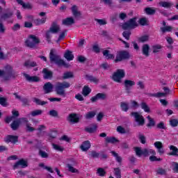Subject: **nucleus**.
Instances as JSON below:
<instances>
[{
  "mask_svg": "<svg viewBox=\"0 0 178 178\" xmlns=\"http://www.w3.org/2000/svg\"><path fill=\"white\" fill-rule=\"evenodd\" d=\"M55 52V49H54L50 50L49 55L50 63H55L59 67H60V66H63V67H65L66 69L70 67V64L66 63V62H65V60L60 58V56L56 54Z\"/></svg>",
  "mask_w": 178,
  "mask_h": 178,
  "instance_id": "f257e3e1",
  "label": "nucleus"
},
{
  "mask_svg": "<svg viewBox=\"0 0 178 178\" xmlns=\"http://www.w3.org/2000/svg\"><path fill=\"white\" fill-rule=\"evenodd\" d=\"M4 70L5 71L0 70V77H3L5 81H9L10 79H16L17 77V72L13 71L12 65H6Z\"/></svg>",
  "mask_w": 178,
  "mask_h": 178,
  "instance_id": "f03ea898",
  "label": "nucleus"
},
{
  "mask_svg": "<svg viewBox=\"0 0 178 178\" xmlns=\"http://www.w3.org/2000/svg\"><path fill=\"white\" fill-rule=\"evenodd\" d=\"M40 42L41 40L35 35H29L25 40V45L28 48L34 49Z\"/></svg>",
  "mask_w": 178,
  "mask_h": 178,
  "instance_id": "7ed1b4c3",
  "label": "nucleus"
},
{
  "mask_svg": "<svg viewBox=\"0 0 178 178\" xmlns=\"http://www.w3.org/2000/svg\"><path fill=\"white\" fill-rule=\"evenodd\" d=\"M135 152L139 158L141 155H143L145 157L149 156V155H156V152H155V150L147 148L141 149V147H136Z\"/></svg>",
  "mask_w": 178,
  "mask_h": 178,
  "instance_id": "20e7f679",
  "label": "nucleus"
},
{
  "mask_svg": "<svg viewBox=\"0 0 178 178\" xmlns=\"http://www.w3.org/2000/svg\"><path fill=\"white\" fill-rule=\"evenodd\" d=\"M70 83L68 82H58L55 86V91L58 95H65V88H69Z\"/></svg>",
  "mask_w": 178,
  "mask_h": 178,
  "instance_id": "39448f33",
  "label": "nucleus"
},
{
  "mask_svg": "<svg viewBox=\"0 0 178 178\" xmlns=\"http://www.w3.org/2000/svg\"><path fill=\"white\" fill-rule=\"evenodd\" d=\"M127 59H130V53L126 50H122L119 51L116 55L114 63H119V62H122V60H127Z\"/></svg>",
  "mask_w": 178,
  "mask_h": 178,
  "instance_id": "423d86ee",
  "label": "nucleus"
},
{
  "mask_svg": "<svg viewBox=\"0 0 178 178\" xmlns=\"http://www.w3.org/2000/svg\"><path fill=\"white\" fill-rule=\"evenodd\" d=\"M126 76V73L124 72V70L118 69L113 74V80L115 81V83H122V79Z\"/></svg>",
  "mask_w": 178,
  "mask_h": 178,
  "instance_id": "0eeeda50",
  "label": "nucleus"
},
{
  "mask_svg": "<svg viewBox=\"0 0 178 178\" xmlns=\"http://www.w3.org/2000/svg\"><path fill=\"white\" fill-rule=\"evenodd\" d=\"M137 17H133L130 19L128 22H125L122 25L123 30H129V29H133L136 27H138V24H137Z\"/></svg>",
  "mask_w": 178,
  "mask_h": 178,
  "instance_id": "6e6552de",
  "label": "nucleus"
},
{
  "mask_svg": "<svg viewBox=\"0 0 178 178\" xmlns=\"http://www.w3.org/2000/svg\"><path fill=\"white\" fill-rule=\"evenodd\" d=\"M67 120L70 124H76L80 122V115L74 113H70L67 118Z\"/></svg>",
  "mask_w": 178,
  "mask_h": 178,
  "instance_id": "1a4fd4ad",
  "label": "nucleus"
},
{
  "mask_svg": "<svg viewBox=\"0 0 178 178\" xmlns=\"http://www.w3.org/2000/svg\"><path fill=\"white\" fill-rule=\"evenodd\" d=\"M131 116H134L135 121L138 123L139 126H144L145 120H144V117H143L140 113L138 112H132L131 113Z\"/></svg>",
  "mask_w": 178,
  "mask_h": 178,
  "instance_id": "9d476101",
  "label": "nucleus"
},
{
  "mask_svg": "<svg viewBox=\"0 0 178 178\" xmlns=\"http://www.w3.org/2000/svg\"><path fill=\"white\" fill-rule=\"evenodd\" d=\"M163 90L165 92H159L157 93H149V97H154V98H161L162 97H165L166 94H169V88L163 87Z\"/></svg>",
  "mask_w": 178,
  "mask_h": 178,
  "instance_id": "9b49d317",
  "label": "nucleus"
},
{
  "mask_svg": "<svg viewBox=\"0 0 178 178\" xmlns=\"http://www.w3.org/2000/svg\"><path fill=\"white\" fill-rule=\"evenodd\" d=\"M20 124H23V118H18L17 120H14L13 122L10 124V127L12 130L16 131L20 127Z\"/></svg>",
  "mask_w": 178,
  "mask_h": 178,
  "instance_id": "f8f14e48",
  "label": "nucleus"
},
{
  "mask_svg": "<svg viewBox=\"0 0 178 178\" xmlns=\"http://www.w3.org/2000/svg\"><path fill=\"white\" fill-rule=\"evenodd\" d=\"M19 166L22 169H24V168H27V166H29V163H27V161L24 160V159H22L15 163L13 168L14 169H17Z\"/></svg>",
  "mask_w": 178,
  "mask_h": 178,
  "instance_id": "ddd939ff",
  "label": "nucleus"
},
{
  "mask_svg": "<svg viewBox=\"0 0 178 178\" xmlns=\"http://www.w3.org/2000/svg\"><path fill=\"white\" fill-rule=\"evenodd\" d=\"M24 77L29 83H38L40 81V77L37 76H30L29 74H24Z\"/></svg>",
  "mask_w": 178,
  "mask_h": 178,
  "instance_id": "4468645a",
  "label": "nucleus"
},
{
  "mask_svg": "<svg viewBox=\"0 0 178 178\" xmlns=\"http://www.w3.org/2000/svg\"><path fill=\"white\" fill-rule=\"evenodd\" d=\"M124 86L125 87L126 91L129 93L130 92V90H131L133 86H136V82L134 81L126 79L124 81Z\"/></svg>",
  "mask_w": 178,
  "mask_h": 178,
  "instance_id": "2eb2a0df",
  "label": "nucleus"
},
{
  "mask_svg": "<svg viewBox=\"0 0 178 178\" xmlns=\"http://www.w3.org/2000/svg\"><path fill=\"white\" fill-rule=\"evenodd\" d=\"M5 143L9 144L12 143L13 144H16L19 141V137L13 135H8L4 139Z\"/></svg>",
  "mask_w": 178,
  "mask_h": 178,
  "instance_id": "dca6fc26",
  "label": "nucleus"
},
{
  "mask_svg": "<svg viewBox=\"0 0 178 178\" xmlns=\"http://www.w3.org/2000/svg\"><path fill=\"white\" fill-rule=\"evenodd\" d=\"M42 73L43 74V79H44V80H49L54 76V72H52L51 70H49L48 68H44L42 71Z\"/></svg>",
  "mask_w": 178,
  "mask_h": 178,
  "instance_id": "f3484780",
  "label": "nucleus"
},
{
  "mask_svg": "<svg viewBox=\"0 0 178 178\" xmlns=\"http://www.w3.org/2000/svg\"><path fill=\"white\" fill-rule=\"evenodd\" d=\"M98 99L102 101L106 99V95L105 93H97L95 96L91 97L90 101L92 102H97Z\"/></svg>",
  "mask_w": 178,
  "mask_h": 178,
  "instance_id": "a211bd4d",
  "label": "nucleus"
},
{
  "mask_svg": "<svg viewBox=\"0 0 178 178\" xmlns=\"http://www.w3.org/2000/svg\"><path fill=\"white\" fill-rule=\"evenodd\" d=\"M43 90L44 91V94H49V92H52L54 90V85L51 83V82H47L43 86Z\"/></svg>",
  "mask_w": 178,
  "mask_h": 178,
  "instance_id": "6ab92c4d",
  "label": "nucleus"
},
{
  "mask_svg": "<svg viewBox=\"0 0 178 178\" xmlns=\"http://www.w3.org/2000/svg\"><path fill=\"white\" fill-rule=\"evenodd\" d=\"M74 23H75L74 19L72 17H67V18L63 19V21H62V24L63 26H72V25L74 24Z\"/></svg>",
  "mask_w": 178,
  "mask_h": 178,
  "instance_id": "aec40b11",
  "label": "nucleus"
},
{
  "mask_svg": "<svg viewBox=\"0 0 178 178\" xmlns=\"http://www.w3.org/2000/svg\"><path fill=\"white\" fill-rule=\"evenodd\" d=\"M154 147L158 149V152L160 155L165 154V150L163 149V144L161 142L157 141L154 143Z\"/></svg>",
  "mask_w": 178,
  "mask_h": 178,
  "instance_id": "412c9836",
  "label": "nucleus"
},
{
  "mask_svg": "<svg viewBox=\"0 0 178 178\" xmlns=\"http://www.w3.org/2000/svg\"><path fill=\"white\" fill-rule=\"evenodd\" d=\"M142 54L146 56V58L149 56V44H145L142 46Z\"/></svg>",
  "mask_w": 178,
  "mask_h": 178,
  "instance_id": "4be33fe9",
  "label": "nucleus"
},
{
  "mask_svg": "<svg viewBox=\"0 0 178 178\" xmlns=\"http://www.w3.org/2000/svg\"><path fill=\"white\" fill-rule=\"evenodd\" d=\"M80 148L82 151H83L84 152H86V151L89 148H91V143H90L89 140H86L83 142L82 145L80 146Z\"/></svg>",
  "mask_w": 178,
  "mask_h": 178,
  "instance_id": "5701e85b",
  "label": "nucleus"
},
{
  "mask_svg": "<svg viewBox=\"0 0 178 178\" xmlns=\"http://www.w3.org/2000/svg\"><path fill=\"white\" fill-rule=\"evenodd\" d=\"M20 115L19 114V112H13V115L10 116V117H7L5 119V122L7 124L10 123V122H12V120H15V119H16V118H19Z\"/></svg>",
  "mask_w": 178,
  "mask_h": 178,
  "instance_id": "b1692460",
  "label": "nucleus"
},
{
  "mask_svg": "<svg viewBox=\"0 0 178 178\" xmlns=\"http://www.w3.org/2000/svg\"><path fill=\"white\" fill-rule=\"evenodd\" d=\"M72 161L73 162L72 164H67L69 172H71V173H79V170L73 167L76 165V162L73 159H72Z\"/></svg>",
  "mask_w": 178,
  "mask_h": 178,
  "instance_id": "393cba45",
  "label": "nucleus"
},
{
  "mask_svg": "<svg viewBox=\"0 0 178 178\" xmlns=\"http://www.w3.org/2000/svg\"><path fill=\"white\" fill-rule=\"evenodd\" d=\"M71 10L74 17H79V16H81V13L79 11V8H77V6L76 5L72 6V7L71 8Z\"/></svg>",
  "mask_w": 178,
  "mask_h": 178,
  "instance_id": "a878e982",
  "label": "nucleus"
},
{
  "mask_svg": "<svg viewBox=\"0 0 178 178\" xmlns=\"http://www.w3.org/2000/svg\"><path fill=\"white\" fill-rule=\"evenodd\" d=\"M172 31L173 26H161L160 28V31L162 34H165V33H172Z\"/></svg>",
  "mask_w": 178,
  "mask_h": 178,
  "instance_id": "bb28decb",
  "label": "nucleus"
},
{
  "mask_svg": "<svg viewBox=\"0 0 178 178\" xmlns=\"http://www.w3.org/2000/svg\"><path fill=\"white\" fill-rule=\"evenodd\" d=\"M24 66L25 67H35V66H38L37 65V62L35 61H31L30 60H26L24 63Z\"/></svg>",
  "mask_w": 178,
  "mask_h": 178,
  "instance_id": "cd10ccee",
  "label": "nucleus"
},
{
  "mask_svg": "<svg viewBox=\"0 0 178 178\" xmlns=\"http://www.w3.org/2000/svg\"><path fill=\"white\" fill-rule=\"evenodd\" d=\"M86 78L88 81H90V83H94L95 84H98V83L99 82V79L92 75H86Z\"/></svg>",
  "mask_w": 178,
  "mask_h": 178,
  "instance_id": "c85d7f7f",
  "label": "nucleus"
},
{
  "mask_svg": "<svg viewBox=\"0 0 178 178\" xmlns=\"http://www.w3.org/2000/svg\"><path fill=\"white\" fill-rule=\"evenodd\" d=\"M159 6L161 8H165L166 9H170L171 6H173V3L168 1H160L159 3Z\"/></svg>",
  "mask_w": 178,
  "mask_h": 178,
  "instance_id": "c756f323",
  "label": "nucleus"
},
{
  "mask_svg": "<svg viewBox=\"0 0 178 178\" xmlns=\"http://www.w3.org/2000/svg\"><path fill=\"white\" fill-rule=\"evenodd\" d=\"M64 58H65V59H67V60H73V59H74V56L73 55V54L72 53V51L70 50H67L64 54Z\"/></svg>",
  "mask_w": 178,
  "mask_h": 178,
  "instance_id": "7c9ffc66",
  "label": "nucleus"
},
{
  "mask_svg": "<svg viewBox=\"0 0 178 178\" xmlns=\"http://www.w3.org/2000/svg\"><path fill=\"white\" fill-rule=\"evenodd\" d=\"M97 127H98L97 126V124H93L92 127L85 128V131L89 133L90 134H92V133H95V131H97Z\"/></svg>",
  "mask_w": 178,
  "mask_h": 178,
  "instance_id": "2f4dec72",
  "label": "nucleus"
},
{
  "mask_svg": "<svg viewBox=\"0 0 178 178\" xmlns=\"http://www.w3.org/2000/svg\"><path fill=\"white\" fill-rule=\"evenodd\" d=\"M59 26L56 24V22H53L51 26L49 29V31L53 33H56L59 31Z\"/></svg>",
  "mask_w": 178,
  "mask_h": 178,
  "instance_id": "473e14b6",
  "label": "nucleus"
},
{
  "mask_svg": "<svg viewBox=\"0 0 178 178\" xmlns=\"http://www.w3.org/2000/svg\"><path fill=\"white\" fill-rule=\"evenodd\" d=\"M13 16V11H10L8 13H3L1 15V20H6V19H10Z\"/></svg>",
  "mask_w": 178,
  "mask_h": 178,
  "instance_id": "72a5a7b5",
  "label": "nucleus"
},
{
  "mask_svg": "<svg viewBox=\"0 0 178 178\" xmlns=\"http://www.w3.org/2000/svg\"><path fill=\"white\" fill-rule=\"evenodd\" d=\"M33 102H35L36 105H40L41 106H44V105H47V104H48V102L42 101L41 99L37 97H33Z\"/></svg>",
  "mask_w": 178,
  "mask_h": 178,
  "instance_id": "f704fd0d",
  "label": "nucleus"
},
{
  "mask_svg": "<svg viewBox=\"0 0 178 178\" xmlns=\"http://www.w3.org/2000/svg\"><path fill=\"white\" fill-rule=\"evenodd\" d=\"M103 55L105 56L106 59H115V56L109 53V50L106 49L103 51Z\"/></svg>",
  "mask_w": 178,
  "mask_h": 178,
  "instance_id": "c9c22d12",
  "label": "nucleus"
},
{
  "mask_svg": "<svg viewBox=\"0 0 178 178\" xmlns=\"http://www.w3.org/2000/svg\"><path fill=\"white\" fill-rule=\"evenodd\" d=\"M111 154L115 158L116 162L118 163H122V161H123V159H122V156H119V154L116 153L115 151H111Z\"/></svg>",
  "mask_w": 178,
  "mask_h": 178,
  "instance_id": "e433bc0d",
  "label": "nucleus"
},
{
  "mask_svg": "<svg viewBox=\"0 0 178 178\" xmlns=\"http://www.w3.org/2000/svg\"><path fill=\"white\" fill-rule=\"evenodd\" d=\"M170 149L172 151L169 154L172 155V156H176L178 154V148L176 147V146L170 145Z\"/></svg>",
  "mask_w": 178,
  "mask_h": 178,
  "instance_id": "4c0bfd02",
  "label": "nucleus"
},
{
  "mask_svg": "<svg viewBox=\"0 0 178 178\" xmlns=\"http://www.w3.org/2000/svg\"><path fill=\"white\" fill-rule=\"evenodd\" d=\"M91 93V88L90 87L85 86L82 89V94L84 97H87L89 94Z\"/></svg>",
  "mask_w": 178,
  "mask_h": 178,
  "instance_id": "58836bf2",
  "label": "nucleus"
},
{
  "mask_svg": "<svg viewBox=\"0 0 178 178\" xmlns=\"http://www.w3.org/2000/svg\"><path fill=\"white\" fill-rule=\"evenodd\" d=\"M45 22H47V17L34 19V24L35 26H40V24H45Z\"/></svg>",
  "mask_w": 178,
  "mask_h": 178,
  "instance_id": "ea45409f",
  "label": "nucleus"
},
{
  "mask_svg": "<svg viewBox=\"0 0 178 178\" xmlns=\"http://www.w3.org/2000/svg\"><path fill=\"white\" fill-rule=\"evenodd\" d=\"M153 54H158L162 49V45L155 44L152 47Z\"/></svg>",
  "mask_w": 178,
  "mask_h": 178,
  "instance_id": "a19ab883",
  "label": "nucleus"
},
{
  "mask_svg": "<svg viewBox=\"0 0 178 178\" xmlns=\"http://www.w3.org/2000/svg\"><path fill=\"white\" fill-rule=\"evenodd\" d=\"M145 12L147 15H155V13L156 12V10H155V9L151 7H147L145 8Z\"/></svg>",
  "mask_w": 178,
  "mask_h": 178,
  "instance_id": "79ce46f5",
  "label": "nucleus"
},
{
  "mask_svg": "<svg viewBox=\"0 0 178 178\" xmlns=\"http://www.w3.org/2000/svg\"><path fill=\"white\" fill-rule=\"evenodd\" d=\"M73 77H74L73 72H67L63 74V79L67 80V79H73Z\"/></svg>",
  "mask_w": 178,
  "mask_h": 178,
  "instance_id": "37998d69",
  "label": "nucleus"
},
{
  "mask_svg": "<svg viewBox=\"0 0 178 178\" xmlns=\"http://www.w3.org/2000/svg\"><path fill=\"white\" fill-rule=\"evenodd\" d=\"M113 170L115 178H122V171L120 170V168H115Z\"/></svg>",
  "mask_w": 178,
  "mask_h": 178,
  "instance_id": "c03bdc74",
  "label": "nucleus"
},
{
  "mask_svg": "<svg viewBox=\"0 0 178 178\" xmlns=\"http://www.w3.org/2000/svg\"><path fill=\"white\" fill-rule=\"evenodd\" d=\"M52 147L54 149H55L56 151H58L59 152H63V151H65V148L62 147V146L59 145L52 143Z\"/></svg>",
  "mask_w": 178,
  "mask_h": 178,
  "instance_id": "a18cd8bd",
  "label": "nucleus"
},
{
  "mask_svg": "<svg viewBox=\"0 0 178 178\" xmlns=\"http://www.w3.org/2000/svg\"><path fill=\"white\" fill-rule=\"evenodd\" d=\"M120 108L123 112H127L129 111V103L121 102Z\"/></svg>",
  "mask_w": 178,
  "mask_h": 178,
  "instance_id": "49530a36",
  "label": "nucleus"
},
{
  "mask_svg": "<svg viewBox=\"0 0 178 178\" xmlns=\"http://www.w3.org/2000/svg\"><path fill=\"white\" fill-rule=\"evenodd\" d=\"M97 175L100 176V177H104V176L106 175V171H105V170H104L102 168H99L97 170Z\"/></svg>",
  "mask_w": 178,
  "mask_h": 178,
  "instance_id": "de8ad7c7",
  "label": "nucleus"
},
{
  "mask_svg": "<svg viewBox=\"0 0 178 178\" xmlns=\"http://www.w3.org/2000/svg\"><path fill=\"white\" fill-rule=\"evenodd\" d=\"M106 142L115 144V143H119V140L115 137H106Z\"/></svg>",
  "mask_w": 178,
  "mask_h": 178,
  "instance_id": "09e8293b",
  "label": "nucleus"
},
{
  "mask_svg": "<svg viewBox=\"0 0 178 178\" xmlns=\"http://www.w3.org/2000/svg\"><path fill=\"white\" fill-rule=\"evenodd\" d=\"M67 35V30H64L60 35L58 36V41H62V40H65L66 36Z\"/></svg>",
  "mask_w": 178,
  "mask_h": 178,
  "instance_id": "8fccbe9b",
  "label": "nucleus"
},
{
  "mask_svg": "<svg viewBox=\"0 0 178 178\" xmlns=\"http://www.w3.org/2000/svg\"><path fill=\"white\" fill-rule=\"evenodd\" d=\"M25 129L26 131H28L29 133H33V131H35V129L31 127V124L30 123H26Z\"/></svg>",
  "mask_w": 178,
  "mask_h": 178,
  "instance_id": "3c124183",
  "label": "nucleus"
},
{
  "mask_svg": "<svg viewBox=\"0 0 178 178\" xmlns=\"http://www.w3.org/2000/svg\"><path fill=\"white\" fill-rule=\"evenodd\" d=\"M0 105L1 106H8V99L6 97H0Z\"/></svg>",
  "mask_w": 178,
  "mask_h": 178,
  "instance_id": "603ef678",
  "label": "nucleus"
},
{
  "mask_svg": "<svg viewBox=\"0 0 178 178\" xmlns=\"http://www.w3.org/2000/svg\"><path fill=\"white\" fill-rule=\"evenodd\" d=\"M149 40V36L148 35H145L138 38L139 42H147Z\"/></svg>",
  "mask_w": 178,
  "mask_h": 178,
  "instance_id": "864d4df0",
  "label": "nucleus"
},
{
  "mask_svg": "<svg viewBox=\"0 0 178 178\" xmlns=\"http://www.w3.org/2000/svg\"><path fill=\"white\" fill-rule=\"evenodd\" d=\"M100 3H104V5H108L111 8L113 5V1L112 0H100Z\"/></svg>",
  "mask_w": 178,
  "mask_h": 178,
  "instance_id": "5fc2aeb1",
  "label": "nucleus"
},
{
  "mask_svg": "<svg viewBox=\"0 0 178 178\" xmlns=\"http://www.w3.org/2000/svg\"><path fill=\"white\" fill-rule=\"evenodd\" d=\"M170 125L171 127H177L178 126V120L177 119H172L170 120Z\"/></svg>",
  "mask_w": 178,
  "mask_h": 178,
  "instance_id": "6e6d98bb",
  "label": "nucleus"
},
{
  "mask_svg": "<svg viewBox=\"0 0 178 178\" xmlns=\"http://www.w3.org/2000/svg\"><path fill=\"white\" fill-rule=\"evenodd\" d=\"M140 108H142L145 112H149V106H148L145 102H142L140 104Z\"/></svg>",
  "mask_w": 178,
  "mask_h": 178,
  "instance_id": "4d7b16f0",
  "label": "nucleus"
},
{
  "mask_svg": "<svg viewBox=\"0 0 178 178\" xmlns=\"http://www.w3.org/2000/svg\"><path fill=\"white\" fill-rule=\"evenodd\" d=\"M130 35H131V32L130 31H125L122 33V36L126 40H130Z\"/></svg>",
  "mask_w": 178,
  "mask_h": 178,
  "instance_id": "13d9d810",
  "label": "nucleus"
},
{
  "mask_svg": "<svg viewBox=\"0 0 178 178\" xmlns=\"http://www.w3.org/2000/svg\"><path fill=\"white\" fill-rule=\"evenodd\" d=\"M39 155L41 156V158H48L49 156L48 153L42 149H39Z\"/></svg>",
  "mask_w": 178,
  "mask_h": 178,
  "instance_id": "bf43d9fd",
  "label": "nucleus"
},
{
  "mask_svg": "<svg viewBox=\"0 0 178 178\" xmlns=\"http://www.w3.org/2000/svg\"><path fill=\"white\" fill-rule=\"evenodd\" d=\"M95 116V112L88 113L86 115L85 118L87 120H91Z\"/></svg>",
  "mask_w": 178,
  "mask_h": 178,
  "instance_id": "052dcab7",
  "label": "nucleus"
},
{
  "mask_svg": "<svg viewBox=\"0 0 178 178\" xmlns=\"http://www.w3.org/2000/svg\"><path fill=\"white\" fill-rule=\"evenodd\" d=\"M147 119L149 120V123L147 124V127H153L154 126H155V121H154V120H152V118H151L149 115L147 116Z\"/></svg>",
  "mask_w": 178,
  "mask_h": 178,
  "instance_id": "680f3d73",
  "label": "nucleus"
},
{
  "mask_svg": "<svg viewBox=\"0 0 178 178\" xmlns=\"http://www.w3.org/2000/svg\"><path fill=\"white\" fill-rule=\"evenodd\" d=\"M149 161L150 162H156V161H162V159L161 158L158 159L156 156H155V155H153L149 156Z\"/></svg>",
  "mask_w": 178,
  "mask_h": 178,
  "instance_id": "e2e57ef3",
  "label": "nucleus"
},
{
  "mask_svg": "<svg viewBox=\"0 0 178 178\" xmlns=\"http://www.w3.org/2000/svg\"><path fill=\"white\" fill-rule=\"evenodd\" d=\"M117 131L120 134H126V129H124L122 126H118L117 127Z\"/></svg>",
  "mask_w": 178,
  "mask_h": 178,
  "instance_id": "0e129e2a",
  "label": "nucleus"
},
{
  "mask_svg": "<svg viewBox=\"0 0 178 178\" xmlns=\"http://www.w3.org/2000/svg\"><path fill=\"white\" fill-rule=\"evenodd\" d=\"M22 8L24 9H29V10H31L33 9V6H31V4L30 3H24V4H22Z\"/></svg>",
  "mask_w": 178,
  "mask_h": 178,
  "instance_id": "69168bd1",
  "label": "nucleus"
},
{
  "mask_svg": "<svg viewBox=\"0 0 178 178\" xmlns=\"http://www.w3.org/2000/svg\"><path fill=\"white\" fill-rule=\"evenodd\" d=\"M95 22H97L100 26H105V24H107L106 21L105 19H95Z\"/></svg>",
  "mask_w": 178,
  "mask_h": 178,
  "instance_id": "338daca9",
  "label": "nucleus"
},
{
  "mask_svg": "<svg viewBox=\"0 0 178 178\" xmlns=\"http://www.w3.org/2000/svg\"><path fill=\"white\" fill-rule=\"evenodd\" d=\"M147 18H140L139 19V24H140V26H147Z\"/></svg>",
  "mask_w": 178,
  "mask_h": 178,
  "instance_id": "774afa93",
  "label": "nucleus"
}]
</instances>
